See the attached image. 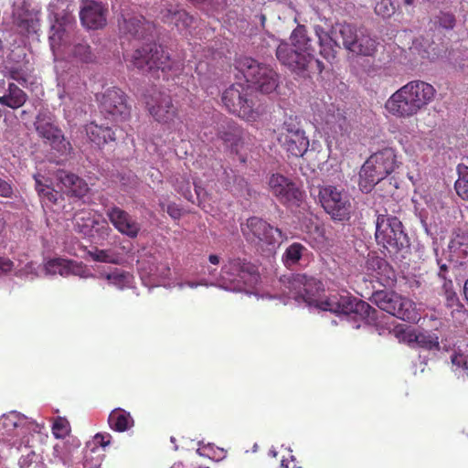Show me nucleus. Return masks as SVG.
<instances>
[{"mask_svg":"<svg viewBox=\"0 0 468 468\" xmlns=\"http://www.w3.org/2000/svg\"><path fill=\"white\" fill-rule=\"evenodd\" d=\"M14 196V186L11 181L0 176V197L12 198Z\"/></svg>","mask_w":468,"mask_h":468,"instance_id":"47","label":"nucleus"},{"mask_svg":"<svg viewBox=\"0 0 468 468\" xmlns=\"http://www.w3.org/2000/svg\"><path fill=\"white\" fill-rule=\"evenodd\" d=\"M120 30L136 39H144L152 34L153 26L143 16L123 17Z\"/></svg>","mask_w":468,"mask_h":468,"instance_id":"24","label":"nucleus"},{"mask_svg":"<svg viewBox=\"0 0 468 468\" xmlns=\"http://www.w3.org/2000/svg\"><path fill=\"white\" fill-rule=\"evenodd\" d=\"M318 308L323 311L350 316L354 320L365 324L375 322L378 313L369 303L353 296L346 291L330 294L325 300L318 303Z\"/></svg>","mask_w":468,"mask_h":468,"instance_id":"2","label":"nucleus"},{"mask_svg":"<svg viewBox=\"0 0 468 468\" xmlns=\"http://www.w3.org/2000/svg\"><path fill=\"white\" fill-rule=\"evenodd\" d=\"M221 101L225 108L239 118L254 122L261 114L259 107L250 97L249 87L242 83H234L227 88L221 96Z\"/></svg>","mask_w":468,"mask_h":468,"instance_id":"10","label":"nucleus"},{"mask_svg":"<svg viewBox=\"0 0 468 468\" xmlns=\"http://www.w3.org/2000/svg\"><path fill=\"white\" fill-rule=\"evenodd\" d=\"M442 290L445 306L451 309L452 316L456 318L464 316L466 309L463 303L460 301L456 292L453 290V284L451 280L444 282Z\"/></svg>","mask_w":468,"mask_h":468,"instance_id":"28","label":"nucleus"},{"mask_svg":"<svg viewBox=\"0 0 468 468\" xmlns=\"http://www.w3.org/2000/svg\"><path fill=\"white\" fill-rule=\"evenodd\" d=\"M236 68L248 83L263 94H270L279 87L280 76L270 65L260 63L250 57H242L236 60Z\"/></svg>","mask_w":468,"mask_h":468,"instance_id":"6","label":"nucleus"},{"mask_svg":"<svg viewBox=\"0 0 468 468\" xmlns=\"http://www.w3.org/2000/svg\"><path fill=\"white\" fill-rule=\"evenodd\" d=\"M425 346L428 347V348H432L434 346H439V343L435 340H432V339H429V341L427 343H425Z\"/></svg>","mask_w":468,"mask_h":468,"instance_id":"57","label":"nucleus"},{"mask_svg":"<svg viewBox=\"0 0 468 468\" xmlns=\"http://www.w3.org/2000/svg\"><path fill=\"white\" fill-rule=\"evenodd\" d=\"M107 8L93 0H85L80 11L83 27L89 29H99L106 25Z\"/></svg>","mask_w":468,"mask_h":468,"instance_id":"23","label":"nucleus"},{"mask_svg":"<svg viewBox=\"0 0 468 468\" xmlns=\"http://www.w3.org/2000/svg\"><path fill=\"white\" fill-rule=\"evenodd\" d=\"M281 467L282 468H302V466L298 465V462L294 455H292V451H288L287 455H283L281 460Z\"/></svg>","mask_w":468,"mask_h":468,"instance_id":"49","label":"nucleus"},{"mask_svg":"<svg viewBox=\"0 0 468 468\" xmlns=\"http://www.w3.org/2000/svg\"><path fill=\"white\" fill-rule=\"evenodd\" d=\"M85 132L89 140L98 146H102L116 140L115 133L111 127L99 125L95 122L86 124Z\"/></svg>","mask_w":468,"mask_h":468,"instance_id":"27","label":"nucleus"},{"mask_svg":"<svg viewBox=\"0 0 468 468\" xmlns=\"http://www.w3.org/2000/svg\"><path fill=\"white\" fill-rule=\"evenodd\" d=\"M210 450H211V447H209V446H208V447H204V448H202V449H198V450H197V452H199V454H201V455H207V456H209V453H208V452H208V451H210Z\"/></svg>","mask_w":468,"mask_h":468,"instance_id":"58","label":"nucleus"},{"mask_svg":"<svg viewBox=\"0 0 468 468\" xmlns=\"http://www.w3.org/2000/svg\"><path fill=\"white\" fill-rule=\"evenodd\" d=\"M375 11L378 15H381L383 17H388L393 13L392 9L385 6L382 4H378L375 7Z\"/></svg>","mask_w":468,"mask_h":468,"instance_id":"54","label":"nucleus"},{"mask_svg":"<svg viewBox=\"0 0 468 468\" xmlns=\"http://www.w3.org/2000/svg\"><path fill=\"white\" fill-rule=\"evenodd\" d=\"M219 137L238 154L243 144L244 131L235 122H228L226 127L219 131Z\"/></svg>","mask_w":468,"mask_h":468,"instance_id":"29","label":"nucleus"},{"mask_svg":"<svg viewBox=\"0 0 468 468\" xmlns=\"http://www.w3.org/2000/svg\"><path fill=\"white\" fill-rule=\"evenodd\" d=\"M269 454H270V455H271V456H273V457H276V456H277V452H276V451H274V450H271V451L269 452Z\"/></svg>","mask_w":468,"mask_h":468,"instance_id":"63","label":"nucleus"},{"mask_svg":"<svg viewBox=\"0 0 468 468\" xmlns=\"http://www.w3.org/2000/svg\"><path fill=\"white\" fill-rule=\"evenodd\" d=\"M14 268V262L5 257H0V274H5L10 272Z\"/></svg>","mask_w":468,"mask_h":468,"instance_id":"52","label":"nucleus"},{"mask_svg":"<svg viewBox=\"0 0 468 468\" xmlns=\"http://www.w3.org/2000/svg\"><path fill=\"white\" fill-rule=\"evenodd\" d=\"M376 240L391 256L410 247L401 221L394 216L379 214L376 221Z\"/></svg>","mask_w":468,"mask_h":468,"instance_id":"7","label":"nucleus"},{"mask_svg":"<svg viewBox=\"0 0 468 468\" xmlns=\"http://www.w3.org/2000/svg\"><path fill=\"white\" fill-rule=\"evenodd\" d=\"M101 276L108 281L109 284L113 285L120 290L130 287L133 279L132 274L119 269L101 274Z\"/></svg>","mask_w":468,"mask_h":468,"instance_id":"36","label":"nucleus"},{"mask_svg":"<svg viewBox=\"0 0 468 468\" xmlns=\"http://www.w3.org/2000/svg\"><path fill=\"white\" fill-rule=\"evenodd\" d=\"M335 45H341L348 51L364 57H373L378 48V42L368 35L358 34L357 28L348 23H338L330 31Z\"/></svg>","mask_w":468,"mask_h":468,"instance_id":"9","label":"nucleus"},{"mask_svg":"<svg viewBox=\"0 0 468 468\" xmlns=\"http://www.w3.org/2000/svg\"><path fill=\"white\" fill-rule=\"evenodd\" d=\"M436 23L442 28L450 30L455 27L456 18L452 13L440 12L436 16Z\"/></svg>","mask_w":468,"mask_h":468,"instance_id":"44","label":"nucleus"},{"mask_svg":"<svg viewBox=\"0 0 468 468\" xmlns=\"http://www.w3.org/2000/svg\"><path fill=\"white\" fill-rule=\"evenodd\" d=\"M36 190L46 206L56 204L58 201V192L48 185H44L38 176H35Z\"/></svg>","mask_w":468,"mask_h":468,"instance_id":"37","label":"nucleus"},{"mask_svg":"<svg viewBox=\"0 0 468 468\" xmlns=\"http://www.w3.org/2000/svg\"><path fill=\"white\" fill-rule=\"evenodd\" d=\"M186 284L190 287V288H196L197 287V285H199L200 283H197V282H186Z\"/></svg>","mask_w":468,"mask_h":468,"instance_id":"61","label":"nucleus"},{"mask_svg":"<svg viewBox=\"0 0 468 468\" xmlns=\"http://www.w3.org/2000/svg\"><path fill=\"white\" fill-rule=\"evenodd\" d=\"M34 126L38 136L54 150L63 155L71 154V144L65 138L61 129L55 124L54 117L50 112H38Z\"/></svg>","mask_w":468,"mask_h":468,"instance_id":"16","label":"nucleus"},{"mask_svg":"<svg viewBox=\"0 0 468 468\" xmlns=\"http://www.w3.org/2000/svg\"><path fill=\"white\" fill-rule=\"evenodd\" d=\"M208 261L210 263H212L214 265H218L219 263V257L218 255L211 254L208 257Z\"/></svg>","mask_w":468,"mask_h":468,"instance_id":"55","label":"nucleus"},{"mask_svg":"<svg viewBox=\"0 0 468 468\" xmlns=\"http://www.w3.org/2000/svg\"><path fill=\"white\" fill-rule=\"evenodd\" d=\"M307 251L308 249L304 245L293 242L283 252L282 261L286 267L296 265Z\"/></svg>","mask_w":468,"mask_h":468,"instance_id":"35","label":"nucleus"},{"mask_svg":"<svg viewBox=\"0 0 468 468\" xmlns=\"http://www.w3.org/2000/svg\"><path fill=\"white\" fill-rule=\"evenodd\" d=\"M74 261H68L65 259L56 258L49 260L46 263V271L50 274H60L61 276L68 275L70 272L71 265H73Z\"/></svg>","mask_w":468,"mask_h":468,"instance_id":"38","label":"nucleus"},{"mask_svg":"<svg viewBox=\"0 0 468 468\" xmlns=\"http://www.w3.org/2000/svg\"><path fill=\"white\" fill-rule=\"evenodd\" d=\"M224 279L230 282L244 283L252 286L258 283L260 273L258 267L245 259L229 260L221 269Z\"/></svg>","mask_w":468,"mask_h":468,"instance_id":"19","label":"nucleus"},{"mask_svg":"<svg viewBox=\"0 0 468 468\" xmlns=\"http://www.w3.org/2000/svg\"><path fill=\"white\" fill-rule=\"evenodd\" d=\"M395 150L384 148L369 156L359 172V186L369 192L378 182L390 175L397 166Z\"/></svg>","mask_w":468,"mask_h":468,"instance_id":"5","label":"nucleus"},{"mask_svg":"<svg viewBox=\"0 0 468 468\" xmlns=\"http://www.w3.org/2000/svg\"><path fill=\"white\" fill-rule=\"evenodd\" d=\"M202 67H203V63L202 62L198 63V65L196 68V71H197V74H201L202 73Z\"/></svg>","mask_w":468,"mask_h":468,"instance_id":"62","label":"nucleus"},{"mask_svg":"<svg viewBox=\"0 0 468 468\" xmlns=\"http://www.w3.org/2000/svg\"><path fill=\"white\" fill-rule=\"evenodd\" d=\"M110 222L122 235L135 239L141 231V224L124 209L112 206L106 211Z\"/></svg>","mask_w":468,"mask_h":468,"instance_id":"22","label":"nucleus"},{"mask_svg":"<svg viewBox=\"0 0 468 468\" xmlns=\"http://www.w3.org/2000/svg\"><path fill=\"white\" fill-rule=\"evenodd\" d=\"M270 193L282 205L300 206L303 192L295 182L282 174H272L268 179Z\"/></svg>","mask_w":468,"mask_h":468,"instance_id":"18","label":"nucleus"},{"mask_svg":"<svg viewBox=\"0 0 468 468\" xmlns=\"http://www.w3.org/2000/svg\"><path fill=\"white\" fill-rule=\"evenodd\" d=\"M463 293H464L466 301L468 302V279L465 281L464 285H463Z\"/></svg>","mask_w":468,"mask_h":468,"instance_id":"59","label":"nucleus"},{"mask_svg":"<svg viewBox=\"0 0 468 468\" xmlns=\"http://www.w3.org/2000/svg\"><path fill=\"white\" fill-rule=\"evenodd\" d=\"M370 301L379 309L410 323L419 320L414 302L394 291L378 290L372 293Z\"/></svg>","mask_w":468,"mask_h":468,"instance_id":"11","label":"nucleus"},{"mask_svg":"<svg viewBox=\"0 0 468 468\" xmlns=\"http://www.w3.org/2000/svg\"><path fill=\"white\" fill-rule=\"evenodd\" d=\"M277 141L290 155L303 156L309 147V140L297 117H288L279 128Z\"/></svg>","mask_w":468,"mask_h":468,"instance_id":"14","label":"nucleus"},{"mask_svg":"<svg viewBox=\"0 0 468 468\" xmlns=\"http://www.w3.org/2000/svg\"><path fill=\"white\" fill-rule=\"evenodd\" d=\"M457 172L459 177L454 185L456 193L463 200H468V166L459 165L457 166Z\"/></svg>","mask_w":468,"mask_h":468,"instance_id":"39","label":"nucleus"},{"mask_svg":"<svg viewBox=\"0 0 468 468\" xmlns=\"http://www.w3.org/2000/svg\"><path fill=\"white\" fill-rule=\"evenodd\" d=\"M16 23L26 33L36 32L37 21L30 15L19 16Z\"/></svg>","mask_w":468,"mask_h":468,"instance_id":"45","label":"nucleus"},{"mask_svg":"<svg viewBox=\"0 0 468 468\" xmlns=\"http://www.w3.org/2000/svg\"><path fill=\"white\" fill-rule=\"evenodd\" d=\"M27 94L15 83H9L6 92L0 96V104L13 110L21 108L27 101Z\"/></svg>","mask_w":468,"mask_h":468,"instance_id":"30","label":"nucleus"},{"mask_svg":"<svg viewBox=\"0 0 468 468\" xmlns=\"http://www.w3.org/2000/svg\"><path fill=\"white\" fill-rule=\"evenodd\" d=\"M435 88L420 80H410L397 90L385 102V110L392 116L409 119L425 110L433 101Z\"/></svg>","mask_w":468,"mask_h":468,"instance_id":"1","label":"nucleus"},{"mask_svg":"<svg viewBox=\"0 0 468 468\" xmlns=\"http://www.w3.org/2000/svg\"><path fill=\"white\" fill-rule=\"evenodd\" d=\"M145 107L149 114L159 123L165 124L169 129H176L182 121L179 110L173 102L169 94L154 91L145 98Z\"/></svg>","mask_w":468,"mask_h":468,"instance_id":"15","label":"nucleus"},{"mask_svg":"<svg viewBox=\"0 0 468 468\" xmlns=\"http://www.w3.org/2000/svg\"><path fill=\"white\" fill-rule=\"evenodd\" d=\"M108 423L112 430L118 432H124L134 425V420L130 412L117 408L111 411Z\"/></svg>","mask_w":468,"mask_h":468,"instance_id":"31","label":"nucleus"},{"mask_svg":"<svg viewBox=\"0 0 468 468\" xmlns=\"http://www.w3.org/2000/svg\"><path fill=\"white\" fill-rule=\"evenodd\" d=\"M316 64H317V69H318V71L319 72H322L324 69V64L320 61V60H316Z\"/></svg>","mask_w":468,"mask_h":468,"instance_id":"60","label":"nucleus"},{"mask_svg":"<svg viewBox=\"0 0 468 468\" xmlns=\"http://www.w3.org/2000/svg\"><path fill=\"white\" fill-rule=\"evenodd\" d=\"M315 35L320 45V55L327 61L331 62L335 58V48H337L335 45V39H333V36L331 33L325 32L320 27L315 29Z\"/></svg>","mask_w":468,"mask_h":468,"instance_id":"32","label":"nucleus"},{"mask_svg":"<svg viewBox=\"0 0 468 468\" xmlns=\"http://www.w3.org/2000/svg\"><path fill=\"white\" fill-rule=\"evenodd\" d=\"M447 271V266L446 264H441L440 266V271H439V276L444 280H446V277L444 275V272Z\"/></svg>","mask_w":468,"mask_h":468,"instance_id":"56","label":"nucleus"},{"mask_svg":"<svg viewBox=\"0 0 468 468\" xmlns=\"http://www.w3.org/2000/svg\"><path fill=\"white\" fill-rule=\"evenodd\" d=\"M173 186L178 193H181L183 196L187 197V195H191L190 191V183L185 177H176L173 180Z\"/></svg>","mask_w":468,"mask_h":468,"instance_id":"46","label":"nucleus"},{"mask_svg":"<svg viewBox=\"0 0 468 468\" xmlns=\"http://www.w3.org/2000/svg\"><path fill=\"white\" fill-rule=\"evenodd\" d=\"M167 214L174 219H178L182 216V209L176 203H170L166 207Z\"/></svg>","mask_w":468,"mask_h":468,"instance_id":"51","label":"nucleus"},{"mask_svg":"<svg viewBox=\"0 0 468 468\" xmlns=\"http://www.w3.org/2000/svg\"><path fill=\"white\" fill-rule=\"evenodd\" d=\"M452 362L458 367H461L468 375V356L462 354L455 355L452 357Z\"/></svg>","mask_w":468,"mask_h":468,"instance_id":"50","label":"nucleus"},{"mask_svg":"<svg viewBox=\"0 0 468 468\" xmlns=\"http://www.w3.org/2000/svg\"><path fill=\"white\" fill-rule=\"evenodd\" d=\"M69 421L65 418L58 417L52 425L53 435L58 439H63L69 435Z\"/></svg>","mask_w":468,"mask_h":468,"instance_id":"42","label":"nucleus"},{"mask_svg":"<svg viewBox=\"0 0 468 468\" xmlns=\"http://www.w3.org/2000/svg\"><path fill=\"white\" fill-rule=\"evenodd\" d=\"M56 177L74 197H82L89 191V186L85 180L75 174L65 170H58Z\"/></svg>","mask_w":468,"mask_h":468,"instance_id":"26","label":"nucleus"},{"mask_svg":"<svg viewBox=\"0 0 468 468\" xmlns=\"http://www.w3.org/2000/svg\"><path fill=\"white\" fill-rule=\"evenodd\" d=\"M179 9V5L166 3L160 8L158 16L164 23L172 25Z\"/></svg>","mask_w":468,"mask_h":468,"instance_id":"41","label":"nucleus"},{"mask_svg":"<svg viewBox=\"0 0 468 468\" xmlns=\"http://www.w3.org/2000/svg\"><path fill=\"white\" fill-rule=\"evenodd\" d=\"M182 467H183L182 464L179 463V464L173 465L171 468H182Z\"/></svg>","mask_w":468,"mask_h":468,"instance_id":"64","label":"nucleus"},{"mask_svg":"<svg viewBox=\"0 0 468 468\" xmlns=\"http://www.w3.org/2000/svg\"><path fill=\"white\" fill-rule=\"evenodd\" d=\"M318 198L322 207L335 220H346L350 217L351 203L344 191L334 186L319 187Z\"/></svg>","mask_w":468,"mask_h":468,"instance_id":"17","label":"nucleus"},{"mask_svg":"<svg viewBox=\"0 0 468 468\" xmlns=\"http://www.w3.org/2000/svg\"><path fill=\"white\" fill-rule=\"evenodd\" d=\"M38 431V425L26 416L11 411L0 417V441L12 448H29L34 433Z\"/></svg>","mask_w":468,"mask_h":468,"instance_id":"4","label":"nucleus"},{"mask_svg":"<svg viewBox=\"0 0 468 468\" xmlns=\"http://www.w3.org/2000/svg\"><path fill=\"white\" fill-rule=\"evenodd\" d=\"M73 221L75 230L85 236L90 235L95 224L98 223L90 210L77 212L74 215Z\"/></svg>","mask_w":468,"mask_h":468,"instance_id":"34","label":"nucleus"},{"mask_svg":"<svg viewBox=\"0 0 468 468\" xmlns=\"http://www.w3.org/2000/svg\"><path fill=\"white\" fill-rule=\"evenodd\" d=\"M283 283V293L289 299L318 307V303L321 302L318 297L324 291V284L320 280L298 273L286 278Z\"/></svg>","mask_w":468,"mask_h":468,"instance_id":"12","label":"nucleus"},{"mask_svg":"<svg viewBox=\"0 0 468 468\" xmlns=\"http://www.w3.org/2000/svg\"><path fill=\"white\" fill-rule=\"evenodd\" d=\"M8 76L13 80H16L19 83H27V76L26 71L19 67H12L8 70Z\"/></svg>","mask_w":468,"mask_h":468,"instance_id":"48","label":"nucleus"},{"mask_svg":"<svg viewBox=\"0 0 468 468\" xmlns=\"http://www.w3.org/2000/svg\"><path fill=\"white\" fill-rule=\"evenodd\" d=\"M240 229L246 241L258 250H273L280 243L278 238L287 239L282 229L256 216L248 218Z\"/></svg>","mask_w":468,"mask_h":468,"instance_id":"8","label":"nucleus"},{"mask_svg":"<svg viewBox=\"0 0 468 468\" xmlns=\"http://www.w3.org/2000/svg\"><path fill=\"white\" fill-rule=\"evenodd\" d=\"M290 46L301 49L302 51L311 52L314 54V40L308 36L307 29L304 26H297L291 34Z\"/></svg>","mask_w":468,"mask_h":468,"instance_id":"33","label":"nucleus"},{"mask_svg":"<svg viewBox=\"0 0 468 468\" xmlns=\"http://www.w3.org/2000/svg\"><path fill=\"white\" fill-rule=\"evenodd\" d=\"M71 38L70 33L61 25L52 26L48 40L54 56L72 63L93 61L94 56L88 43L77 39L71 42Z\"/></svg>","mask_w":468,"mask_h":468,"instance_id":"3","label":"nucleus"},{"mask_svg":"<svg viewBox=\"0 0 468 468\" xmlns=\"http://www.w3.org/2000/svg\"><path fill=\"white\" fill-rule=\"evenodd\" d=\"M194 23L195 18L180 7L172 25H174L180 33L186 34Z\"/></svg>","mask_w":468,"mask_h":468,"instance_id":"40","label":"nucleus"},{"mask_svg":"<svg viewBox=\"0 0 468 468\" xmlns=\"http://www.w3.org/2000/svg\"><path fill=\"white\" fill-rule=\"evenodd\" d=\"M101 112L112 122H122L130 116L125 93L119 88L108 89L101 100Z\"/></svg>","mask_w":468,"mask_h":468,"instance_id":"20","label":"nucleus"},{"mask_svg":"<svg viewBox=\"0 0 468 468\" xmlns=\"http://www.w3.org/2000/svg\"><path fill=\"white\" fill-rule=\"evenodd\" d=\"M112 436L109 433H98L95 435V441L100 445L105 447L110 444Z\"/></svg>","mask_w":468,"mask_h":468,"instance_id":"53","label":"nucleus"},{"mask_svg":"<svg viewBox=\"0 0 468 468\" xmlns=\"http://www.w3.org/2000/svg\"><path fill=\"white\" fill-rule=\"evenodd\" d=\"M130 67L140 71L149 72L153 69L163 71L170 69V57L164 48L155 42H149L136 48L129 60Z\"/></svg>","mask_w":468,"mask_h":468,"instance_id":"13","label":"nucleus"},{"mask_svg":"<svg viewBox=\"0 0 468 468\" xmlns=\"http://www.w3.org/2000/svg\"><path fill=\"white\" fill-rule=\"evenodd\" d=\"M366 268L368 271L375 273L379 280H382L381 283L384 285H389L395 280V274L390 265L376 253L368 254Z\"/></svg>","mask_w":468,"mask_h":468,"instance_id":"25","label":"nucleus"},{"mask_svg":"<svg viewBox=\"0 0 468 468\" xmlns=\"http://www.w3.org/2000/svg\"><path fill=\"white\" fill-rule=\"evenodd\" d=\"M276 57L281 64L291 71L301 74L307 70L308 65L314 58V54L295 48L289 43L282 42L276 49Z\"/></svg>","mask_w":468,"mask_h":468,"instance_id":"21","label":"nucleus"},{"mask_svg":"<svg viewBox=\"0 0 468 468\" xmlns=\"http://www.w3.org/2000/svg\"><path fill=\"white\" fill-rule=\"evenodd\" d=\"M88 254L93 261L106 263H115V256L108 250H100L95 248L93 250H89Z\"/></svg>","mask_w":468,"mask_h":468,"instance_id":"43","label":"nucleus"}]
</instances>
